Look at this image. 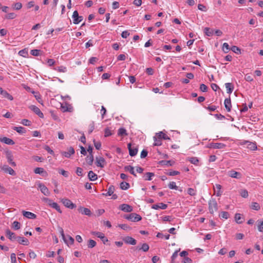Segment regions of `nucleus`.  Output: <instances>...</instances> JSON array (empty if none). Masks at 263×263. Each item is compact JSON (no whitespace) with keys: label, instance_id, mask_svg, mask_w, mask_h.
<instances>
[{"label":"nucleus","instance_id":"obj_57","mask_svg":"<svg viewBox=\"0 0 263 263\" xmlns=\"http://www.w3.org/2000/svg\"><path fill=\"white\" fill-rule=\"evenodd\" d=\"M21 123L23 125H25V126H30L31 124V122L28 120V119H23L21 122Z\"/></svg>","mask_w":263,"mask_h":263},{"label":"nucleus","instance_id":"obj_8","mask_svg":"<svg viewBox=\"0 0 263 263\" xmlns=\"http://www.w3.org/2000/svg\"><path fill=\"white\" fill-rule=\"evenodd\" d=\"M127 146L129 155L132 157L136 156L138 151L137 147L136 146L133 145L131 143H128Z\"/></svg>","mask_w":263,"mask_h":263},{"label":"nucleus","instance_id":"obj_13","mask_svg":"<svg viewBox=\"0 0 263 263\" xmlns=\"http://www.w3.org/2000/svg\"><path fill=\"white\" fill-rule=\"evenodd\" d=\"M29 108L32 110L35 114L39 116V117L43 118H44V115L41 112L40 109L35 105H31Z\"/></svg>","mask_w":263,"mask_h":263},{"label":"nucleus","instance_id":"obj_12","mask_svg":"<svg viewBox=\"0 0 263 263\" xmlns=\"http://www.w3.org/2000/svg\"><path fill=\"white\" fill-rule=\"evenodd\" d=\"M119 209L125 212H131L133 210V207L127 204L123 203L119 206Z\"/></svg>","mask_w":263,"mask_h":263},{"label":"nucleus","instance_id":"obj_49","mask_svg":"<svg viewBox=\"0 0 263 263\" xmlns=\"http://www.w3.org/2000/svg\"><path fill=\"white\" fill-rule=\"evenodd\" d=\"M118 135L119 136H123V135H127V134L126 133V130L124 128H120L118 129Z\"/></svg>","mask_w":263,"mask_h":263},{"label":"nucleus","instance_id":"obj_4","mask_svg":"<svg viewBox=\"0 0 263 263\" xmlns=\"http://www.w3.org/2000/svg\"><path fill=\"white\" fill-rule=\"evenodd\" d=\"M162 134H163L162 132L156 133V135L153 138L154 140V145L160 146L162 144V140L163 139Z\"/></svg>","mask_w":263,"mask_h":263},{"label":"nucleus","instance_id":"obj_15","mask_svg":"<svg viewBox=\"0 0 263 263\" xmlns=\"http://www.w3.org/2000/svg\"><path fill=\"white\" fill-rule=\"evenodd\" d=\"M74 149L73 147H70L68 148L67 152H62L61 154L62 156L66 158H69L72 155L74 154Z\"/></svg>","mask_w":263,"mask_h":263},{"label":"nucleus","instance_id":"obj_33","mask_svg":"<svg viewBox=\"0 0 263 263\" xmlns=\"http://www.w3.org/2000/svg\"><path fill=\"white\" fill-rule=\"evenodd\" d=\"M114 191H115L114 186L113 185H110L108 187L107 193L105 194H103V195H104L106 196H111V195H112L114 194Z\"/></svg>","mask_w":263,"mask_h":263},{"label":"nucleus","instance_id":"obj_34","mask_svg":"<svg viewBox=\"0 0 263 263\" xmlns=\"http://www.w3.org/2000/svg\"><path fill=\"white\" fill-rule=\"evenodd\" d=\"M149 246L148 244L144 243H143L141 247H137V249L139 250H142L144 252H147L149 250Z\"/></svg>","mask_w":263,"mask_h":263},{"label":"nucleus","instance_id":"obj_45","mask_svg":"<svg viewBox=\"0 0 263 263\" xmlns=\"http://www.w3.org/2000/svg\"><path fill=\"white\" fill-rule=\"evenodd\" d=\"M187 192V194L192 196H195L197 193L196 190L193 188H189Z\"/></svg>","mask_w":263,"mask_h":263},{"label":"nucleus","instance_id":"obj_37","mask_svg":"<svg viewBox=\"0 0 263 263\" xmlns=\"http://www.w3.org/2000/svg\"><path fill=\"white\" fill-rule=\"evenodd\" d=\"M54 69L60 72H66L67 70L66 67L64 66H60L57 67H55Z\"/></svg>","mask_w":263,"mask_h":263},{"label":"nucleus","instance_id":"obj_54","mask_svg":"<svg viewBox=\"0 0 263 263\" xmlns=\"http://www.w3.org/2000/svg\"><path fill=\"white\" fill-rule=\"evenodd\" d=\"M239 193L241 196L243 198H247L248 197V192L245 189L241 190L239 192Z\"/></svg>","mask_w":263,"mask_h":263},{"label":"nucleus","instance_id":"obj_31","mask_svg":"<svg viewBox=\"0 0 263 263\" xmlns=\"http://www.w3.org/2000/svg\"><path fill=\"white\" fill-rule=\"evenodd\" d=\"M155 176L154 173L148 172L146 173L143 176V178L145 180L151 181L152 180V177Z\"/></svg>","mask_w":263,"mask_h":263},{"label":"nucleus","instance_id":"obj_7","mask_svg":"<svg viewBox=\"0 0 263 263\" xmlns=\"http://www.w3.org/2000/svg\"><path fill=\"white\" fill-rule=\"evenodd\" d=\"M61 202L66 207L70 209H73L76 207L75 204L73 203L71 200L67 198H63L61 199Z\"/></svg>","mask_w":263,"mask_h":263},{"label":"nucleus","instance_id":"obj_63","mask_svg":"<svg viewBox=\"0 0 263 263\" xmlns=\"http://www.w3.org/2000/svg\"><path fill=\"white\" fill-rule=\"evenodd\" d=\"M83 170L82 168L80 167H77V171H76V174H77L78 176H83Z\"/></svg>","mask_w":263,"mask_h":263},{"label":"nucleus","instance_id":"obj_16","mask_svg":"<svg viewBox=\"0 0 263 263\" xmlns=\"http://www.w3.org/2000/svg\"><path fill=\"white\" fill-rule=\"evenodd\" d=\"M228 175L233 178L239 179L241 177V174L234 170H231L228 172Z\"/></svg>","mask_w":263,"mask_h":263},{"label":"nucleus","instance_id":"obj_22","mask_svg":"<svg viewBox=\"0 0 263 263\" xmlns=\"http://www.w3.org/2000/svg\"><path fill=\"white\" fill-rule=\"evenodd\" d=\"M6 236L8 237L9 239L11 241L16 240L17 236H16L15 234L12 232H11L9 230H7L6 231Z\"/></svg>","mask_w":263,"mask_h":263},{"label":"nucleus","instance_id":"obj_52","mask_svg":"<svg viewBox=\"0 0 263 263\" xmlns=\"http://www.w3.org/2000/svg\"><path fill=\"white\" fill-rule=\"evenodd\" d=\"M156 236L158 238H164V239L165 240H168L170 238V235L169 234L163 235V234H162L161 233H158L157 234Z\"/></svg>","mask_w":263,"mask_h":263},{"label":"nucleus","instance_id":"obj_46","mask_svg":"<svg viewBox=\"0 0 263 263\" xmlns=\"http://www.w3.org/2000/svg\"><path fill=\"white\" fill-rule=\"evenodd\" d=\"M2 95L4 96V97L8 99V100L12 101L13 100V97L12 95L9 94L7 91H5L3 92Z\"/></svg>","mask_w":263,"mask_h":263},{"label":"nucleus","instance_id":"obj_26","mask_svg":"<svg viewBox=\"0 0 263 263\" xmlns=\"http://www.w3.org/2000/svg\"><path fill=\"white\" fill-rule=\"evenodd\" d=\"M16 240H17L20 244L23 245L27 246L29 245L28 240L25 237L17 236Z\"/></svg>","mask_w":263,"mask_h":263},{"label":"nucleus","instance_id":"obj_60","mask_svg":"<svg viewBox=\"0 0 263 263\" xmlns=\"http://www.w3.org/2000/svg\"><path fill=\"white\" fill-rule=\"evenodd\" d=\"M168 187L171 189L177 190L178 186L176 184V182L174 181L170 182L168 184Z\"/></svg>","mask_w":263,"mask_h":263},{"label":"nucleus","instance_id":"obj_10","mask_svg":"<svg viewBox=\"0 0 263 263\" xmlns=\"http://www.w3.org/2000/svg\"><path fill=\"white\" fill-rule=\"evenodd\" d=\"M38 189L45 196H49L50 192L48 188L42 183H39L37 184Z\"/></svg>","mask_w":263,"mask_h":263},{"label":"nucleus","instance_id":"obj_20","mask_svg":"<svg viewBox=\"0 0 263 263\" xmlns=\"http://www.w3.org/2000/svg\"><path fill=\"white\" fill-rule=\"evenodd\" d=\"M224 107H225L226 109H227V110L228 112H230L231 110V107H232L231 101V99L230 97L229 98H226L224 100Z\"/></svg>","mask_w":263,"mask_h":263},{"label":"nucleus","instance_id":"obj_25","mask_svg":"<svg viewBox=\"0 0 263 263\" xmlns=\"http://www.w3.org/2000/svg\"><path fill=\"white\" fill-rule=\"evenodd\" d=\"M79 212H80L81 214H82L83 215H87V216H90L91 215V211L88 208L80 207L79 209Z\"/></svg>","mask_w":263,"mask_h":263},{"label":"nucleus","instance_id":"obj_61","mask_svg":"<svg viewBox=\"0 0 263 263\" xmlns=\"http://www.w3.org/2000/svg\"><path fill=\"white\" fill-rule=\"evenodd\" d=\"M12 227L14 230H18L21 228V224L18 221H15L13 223Z\"/></svg>","mask_w":263,"mask_h":263},{"label":"nucleus","instance_id":"obj_58","mask_svg":"<svg viewBox=\"0 0 263 263\" xmlns=\"http://www.w3.org/2000/svg\"><path fill=\"white\" fill-rule=\"evenodd\" d=\"M41 51L38 49H33L30 51V53L34 56H39L40 54Z\"/></svg>","mask_w":263,"mask_h":263},{"label":"nucleus","instance_id":"obj_30","mask_svg":"<svg viewBox=\"0 0 263 263\" xmlns=\"http://www.w3.org/2000/svg\"><path fill=\"white\" fill-rule=\"evenodd\" d=\"M226 88L227 89V92L228 93H231L234 90V86L231 83H227L225 84Z\"/></svg>","mask_w":263,"mask_h":263},{"label":"nucleus","instance_id":"obj_35","mask_svg":"<svg viewBox=\"0 0 263 263\" xmlns=\"http://www.w3.org/2000/svg\"><path fill=\"white\" fill-rule=\"evenodd\" d=\"M124 168L126 171L129 172L131 174L136 176V174L135 173L134 168L133 166L131 165H127L125 166Z\"/></svg>","mask_w":263,"mask_h":263},{"label":"nucleus","instance_id":"obj_40","mask_svg":"<svg viewBox=\"0 0 263 263\" xmlns=\"http://www.w3.org/2000/svg\"><path fill=\"white\" fill-rule=\"evenodd\" d=\"M129 184L126 182H122L120 183V188L122 190H127L129 187Z\"/></svg>","mask_w":263,"mask_h":263},{"label":"nucleus","instance_id":"obj_50","mask_svg":"<svg viewBox=\"0 0 263 263\" xmlns=\"http://www.w3.org/2000/svg\"><path fill=\"white\" fill-rule=\"evenodd\" d=\"M87 246L89 248H92L96 246V242L92 239H89Z\"/></svg>","mask_w":263,"mask_h":263},{"label":"nucleus","instance_id":"obj_11","mask_svg":"<svg viewBox=\"0 0 263 263\" xmlns=\"http://www.w3.org/2000/svg\"><path fill=\"white\" fill-rule=\"evenodd\" d=\"M1 170L6 173H8L11 175L15 176L16 173L15 171L7 165H4L1 167Z\"/></svg>","mask_w":263,"mask_h":263},{"label":"nucleus","instance_id":"obj_1","mask_svg":"<svg viewBox=\"0 0 263 263\" xmlns=\"http://www.w3.org/2000/svg\"><path fill=\"white\" fill-rule=\"evenodd\" d=\"M209 212L211 214L218 211V204L215 199L211 198L208 202Z\"/></svg>","mask_w":263,"mask_h":263},{"label":"nucleus","instance_id":"obj_56","mask_svg":"<svg viewBox=\"0 0 263 263\" xmlns=\"http://www.w3.org/2000/svg\"><path fill=\"white\" fill-rule=\"evenodd\" d=\"M231 49L235 53L240 54L241 53L240 48L236 46H233Z\"/></svg>","mask_w":263,"mask_h":263},{"label":"nucleus","instance_id":"obj_36","mask_svg":"<svg viewBox=\"0 0 263 263\" xmlns=\"http://www.w3.org/2000/svg\"><path fill=\"white\" fill-rule=\"evenodd\" d=\"M86 161L88 164L90 165H92L93 161V156L92 154L89 155L87 156Z\"/></svg>","mask_w":263,"mask_h":263},{"label":"nucleus","instance_id":"obj_51","mask_svg":"<svg viewBox=\"0 0 263 263\" xmlns=\"http://www.w3.org/2000/svg\"><path fill=\"white\" fill-rule=\"evenodd\" d=\"M222 50L225 53H228L230 50L229 45L227 43H224L222 45Z\"/></svg>","mask_w":263,"mask_h":263},{"label":"nucleus","instance_id":"obj_14","mask_svg":"<svg viewBox=\"0 0 263 263\" xmlns=\"http://www.w3.org/2000/svg\"><path fill=\"white\" fill-rule=\"evenodd\" d=\"M34 172L35 174L41 175L43 177H46L48 176L47 172L42 167H36L34 170Z\"/></svg>","mask_w":263,"mask_h":263},{"label":"nucleus","instance_id":"obj_39","mask_svg":"<svg viewBox=\"0 0 263 263\" xmlns=\"http://www.w3.org/2000/svg\"><path fill=\"white\" fill-rule=\"evenodd\" d=\"M59 230L60 233L61 234V236L62 237V239H63L64 241L65 242V243L68 245V243L67 239H66L65 236L63 229L62 228L59 227Z\"/></svg>","mask_w":263,"mask_h":263},{"label":"nucleus","instance_id":"obj_38","mask_svg":"<svg viewBox=\"0 0 263 263\" xmlns=\"http://www.w3.org/2000/svg\"><path fill=\"white\" fill-rule=\"evenodd\" d=\"M251 208L252 209L256 210V211H258L260 209V206L259 204L257 202H252L251 205Z\"/></svg>","mask_w":263,"mask_h":263},{"label":"nucleus","instance_id":"obj_41","mask_svg":"<svg viewBox=\"0 0 263 263\" xmlns=\"http://www.w3.org/2000/svg\"><path fill=\"white\" fill-rule=\"evenodd\" d=\"M189 161L192 164L195 165H198L199 160L197 157H193L189 158Z\"/></svg>","mask_w":263,"mask_h":263},{"label":"nucleus","instance_id":"obj_6","mask_svg":"<svg viewBox=\"0 0 263 263\" xmlns=\"http://www.w3.org/2000/svg\"><path fill=\"white\" fill-rule=\"evenodd\" d=\"M61 107L63 112H71L73 110V106L67 102L61 104Z\"/></svg>","mask_w":263,"mask_h":263},{"label":"nucleus","instance_id":"obj_32","mask_svg":"<svg viewBox=\"0 0 263 263\" xmlns=\"http://www.w3.org/2000/svg\"><path fill=\"white\" fill-rule=\"evenodd\" d=\"M13 129L21 134H25L26 132V129L22 126L14 127Z\"/></svg>","mask_w":263,"mask_h":263},{"label":"nucleus","instance_id":"obj_2","mask_svg":"<svg viewBox=\"0 0 263 263\" xmlns=\"http://www.w3.org/2000/svg\"><path fill=\"white\" fill-rule=\"evenodd\" d=\"M126 219L132 222H138L142 219L141 216L135 213H132L123 216Z\"/></svg>","mask_w":263,"mask_h":263},{"label":"nucleus","instance_id":"obj_5","mask_svg":"<svg viewBox=\"0 0 263 263\" xmlns=\"http://www.w3.org/2000/svg\"><path fill=\"white\" fill-rule=\"evenodd\" d=\"M72 18L73 19V23L74 24H78L80 23L83 19L82 16H79L78 12L76 10L73 12Z\"/></svg>","mask_w":263,"mask_h":263},{"label":"nucleus","instance_id":"obj_21","mask_svg":"<svg viewBox=\"0 0 263 263\" xmlns=\"http://www.w3.org/2000/svg\"><path fill=\"white\" fill-rule=\"evenodd\" d=\"M23 215L24 217L31 219H35L36 217V215L35 214L30 212L23 211Z\"/></svg>","mask_w":263,"mask_h":263},{"label":"nucleus","instance_id":"obj_55","mask_svg":"<svg viewBox=\"0 0 263 263\" xmlns=\"http://www.w3.org/2000/svg\"><path fill=\"white\" fill-rule=\"evenodd\" d=\"M118 227L126 231L130 230L131 229V227L126 224H120L118 225Z\"/></svg>","mask_w":263,"mask_h":263},{"label":"nucleus","instance_id":"obj_42","mask_svg":"<svg viewBox=\"0 0 263 263\" xmlns=\"http://www.w3.org/2000/svg\"><path fill=\"white\" fill-rule=\"evenodd\" d=\"M219 216L221 218L227 219L229 217V214L227 212L223 211L220 213Z\"/></svg>","mask_w":263,"mask_h":263},{"label":"nucleus","instance_id":"obj_43","mask_svg":"<svg viewBox=\"0 0 263 263\" xmlns=\"http://www.w3.org/2000/svg\"><path fill=\"white\" fill-rule=\"evenodd\" d=\"M16 17V14L14 13H9L5 15V18L8 20H12Z\"/></svg>","mask_w":263,"mask_h":263},{"label":"nucleus","instance_id":"obj_48","mask_svg":"<svg viewBox=\"0 0 263 263\" xmlns=\"http://www.w3.org/2000/svg\"><path fill=\"white\" fill-rule=\"evenodd\" d=\"M13 9L18 10H20L22 8V3L20 2H17L16 3H14L12 6Z\"/></svg>","mask_w":263,"mask_h":263},{"label":"nucleus","instance_id":"obj_18","mask_svg":"<svg viewBox=\"0 0 263 263\" xmlns=\"http://www.w3.org/2000/svg\"><path fill=\"white\" fill-rule=\"evenodd\" d=\"M221 185L219 184H216L214 186L215 194L218 197L220 196L222 194V192L221 191Z\"/></svg>","mask_w":263,"mask_h":263},{"label":"nucleus","instance_id":"obj_19","mask_svg":"<svg viewBox=\"0 0 263 263\" xmlns=\"http://www.w3.org/2000/svg\"><path fill=\"white\" fill-rule=\"evenodd\" d=\"M123 240L127 244L135 245L137 243V241L134 238L130 236L125 237Z\"/></svg>","mask_w":263,"mask_h":263},{"label":"nucleus","instance_id":"obj_28","mask_svg":"<svg viewBox=\"0 0 263 263\" xmlns=\"http://www.w3.org/2000/svg\"><path fill=\"white\" fill-rule=\"evenodd\" d=\"M1 141L8 145H13L15 143L12 139L7 137H4L1 139Z\"/></svg>","mask_w":263,"mask_h":263},{"label":"nucleus","instance_id":"obj_29","mask_svg":"<svg viewBox=\"0 0 263 263\" xmlns=\"http://www.w3.org/2000/svg\"><path fill=\"white\" fill-rule=\"evenodd\" d=\"M235 219L236 222L238 224H241L243 221V218L242 217V215L241 214L239 213H236L235 215Z\"/></svg>","mask_w":263,"mask_h":263},{"label":"nucleus","instance_id":"obj_53","mask_svg":"<svg viewBox=\"0 0 263 263\" xmlns=\"http://www.w3.org/2000/svg\"><path fill=\"white\" fill-rule=\"evenodd\" d=\"M18 55L23 57H27L28 51L26 49H22L18 52Z\"/></svg>","mask_w":263,"mask_h":263},{"label":"nucleus","instance_id":"obj_64","mask_svg":"<svg viewBox=\"0 0 263 263\" xmlns=\"http://www.w3.org/2000/svg\"><path fill=\"white\" fill-rule=\"evenodd\" d=\"M258 230L259 232H263V220L258 221Z\"/></svg>","mask_w":263,"mask_h":263},{"label":"nucleus","instance_id":"obj_23","mask_svg":"<svg viewBox=\"0 0 263 263\" xmlns=\"http://www.w3.org/2000/svg\"><path fill=\"white\" fill-rule=\"evenodd\" d=\"M104 163L105 159L103 157H100L96 158V165L97 166L102 168L104 166Z\"/></svg>","mask_w":263,"mask_h":263},{"label":"nucleus","instance_id":"obj_27","mask_svg":"<svg viewBox=\"0 0 263 263\" xmlns=\"http://www.w3.org/2000/svg\"><path fill=\"white\" fill-rule=\"evenodd\" d=\"M88 177L90 181H93L97 179L98 176L92 171H90L88 174Z\"/></svg>","mask_w":263,"mask_h":263},{"label":"nucleus","instance_id":"obj_24","mask_svg":"<svg viewBox=\"0 0 263 263\" xmlns=\"http://www.w3.org/2000/svg\"><path fill=\"white\" fill-rule=\"evenodd\" d=\"M167 205L166 204L163 203H160L158 204H153L152 206V208L155 210H158V209H162L164 210L166 209L167 208Z\"/></svg>","mask_w":263,"mask_h":263},{"label":"nucleus","instance_id":"obj_47","mask_svg":"<svg viewBox=\"0 0 263 263\" xmlns=\"http://www.w3.org/2000/svg\"><path fill=\"white\" fill-rule=\"evenodd\" d=\"M180 249L178 250L175 251L173 254H172L171 256V263H174L175 259L177 257L178 255V252L179 251Z\"/></svg>","mask_w":263,"mask_h":263},{"label":"nucleus","instance_id":"obj_9","mask_svg":"<svg viewBox=\"0 0 263 263\" xmlns=\"http://www.w3.org/2000/svg\"><path fill=\"white\" fill-rule=\"evenodd\" d=\"M226 145L222 143H211L206 147L208 148H213L215 149L224 148Z\"/></svg>","mask_w":263,"mask_h":263},{"label":"nucleus","instance_id":"obj_3","mask_svg":"<svg viewBox=\"0 0 263 263\" xmlns=\"http://www.w3.org/2000/svg\"><path fill=\"white\" fill-rule=\"evenodd\" d=\"M43 200L48 203V205L52 208L53 209H55L58 212L60 213H62V211L60 209V206L56 202H53L51 199L48 198H44Z\"/></svg>","mask_w":263,"mask_h":263},{"label":"nucleus","instance_id":"obj_44","mask_svg":"<svg viewBox=\"0 0 263 263\" xmlns=\"http://www.w3.org/2000/svg\"><path fill=\"white\" fill-rule=\"evenodd\" d=\"M204 32L209 36H212L213 34V30L208 27L204 28Z\"/></svg>","mask_w":263,"mask_h":263},{"label":"nucleus","instance_id":"obj_17","mask_svg":"<svg viewBox=\"0 0 263 263\" xmlns=\"http://www.w3.org/2000/svg\"><path fill=\"white\" fill-rule=\"evenodd\" d=\"M6 157L8 163L12 166H15L16 163L13 161V157L10 152H7L6 154Z\"/></svg>","mask_w":263,"mask_h":263},{"label":"nucleus","instance_id":"obj_62","mask_svg":"<svg viewBox=\"0 0 263 263\" xmlns=\"http://www.w3.org/2000/svg\"><path fill=\"white\" fill-rule=\"evenodd\" d=\"M95 129V122L92 121L89 125L88 133L91 134Z\"/></svg>","mask_w":263,"mask_h":263},{"label":"nucleus","instance_id":"obj_59","mask_svg":"<svg viewBox=\"0 0 263 263\" xmlns=\"http://www.w3.org/2000/svg\"><path fill=\"white\" fill-rule=\"evenodd\" d=\"M112 135L111 131L110 129L108 127H107L104 130V136L105 137L110 136Z\"/></svg>","mask_w":263,"mask_h":263}]
</instances>
